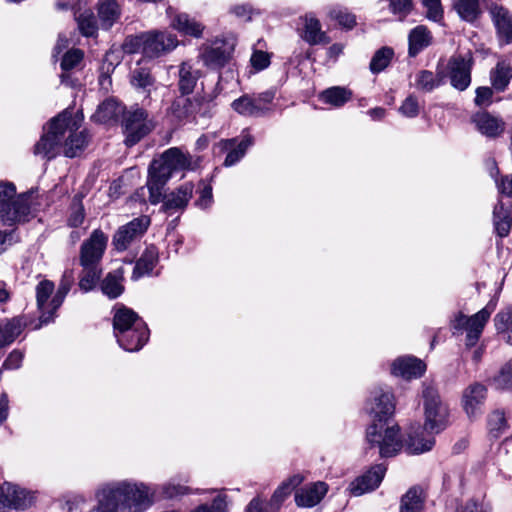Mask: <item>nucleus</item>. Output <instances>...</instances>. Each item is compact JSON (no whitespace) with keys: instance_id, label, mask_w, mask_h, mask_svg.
<instances>
[{"instance_id":"nucleus-60","label":"nucleus","mask_w":512,"mask_h":512,"mask_svg":"<svg viewBox=\"0 0 512 512\" xmlns=\"http://www.w3.org/2000/svg\"><path fill=\"white\" fill-rule=\"evenodd\" d=\"M250 62L255 70L261 71L269 66L270 57L268 53L256 50L253 52Z\"/></svg>"},{"instance_id":"nucleus-36","label":"nucleus","mask_w":512,"mask_h":512,"mask_svg":"<svg viewBox=\"0 0 512 512\" xmlns=\"http://www.w3.org/2000/svg\"><path fill=\"white\" fill-rule=\"evenodd\" d=\"M200 75V71L193 68V66L188 62H183L179 66L178 89L182 96L189 95L194 91Z\"/></svg>"},{"instance_id":"nucleus-19","label":"nucleus","mask_w":512,"mask_h":512,"mask_svg":"<svg viewBox=\"0 0 512 512\" xmlns=\"http://www.w3.org/2000/svg\"><path fill=\"white\" fill-rule=\"evenodd\" d=\"M471 122L481 135L489 139L501 136L506 128V124L501 117L487 111H479L473 114Z\"/></svg>"},{"instance_id":"nucleus-14","label":"nucleus","mask_w":512,"mask_h":512,"mask_svg":"<svg viewBox=\"0 0 512 512\" xmlns=\"http://www.w3.org/2000/svg\"><path fill=\"white\" fill-rule=\"evenodd\" d=\"M394 409L392 393L381 388L371 392L365 405V410L373 418L372 423L378 424L388 422L394 413Z\"/></svg>"},{"instance_id":"nucleus-64","label":"nucleus","mask_w":512,"mask_h":512,"mask_svg":"<svg viewBox=\"0 0 512 512\" xmlns=\"http://www.w3.org/2000/svg\"><path fill=\"white\" fill-rule=\"evenodd\" d=\"M458 512H488L482 503L477 502L474 499L467 501Z\"/></svg>"},{"instance_id":"nucleus-4","label":"nucleus","mask_w":512,"mask_h":512,"mask_svg":"<svg viewBox=\"0 0 512 512\" xmlns=\"http://www.w3.org/2000/svg\"><path fill=\"white\" fill-rule=\"evenodd\" d=\"M32 192L16 195L13 182L0 181V223L5 226L28 222L32 212Z\"/></svg>"},{"instance_id":"nucleus-40","label":"nucleus","mask_w":512,"mask_h":512,"mask_svg":"<svg viewBox=\"0 0 512 512\" xmlns=\"http://www.w3.org/2000/svg\"><path fill=\"white\" fill-rule=\"evenodd\" d=\"M352 98V91L341 86H333L323 90L318 99L325 104L339 108L344 106Z\"/></svg>"},{"instance_id":"nucleus-7","label":"nucleus","mask_w":512,"mask_h":512,"mask_svg":"<svg viewBox=\"0 0 512 512\" xmlns=\"http://www.w3.org/2000/svg\"><path fill=\"white\" fill-rule=\"evenodd\" d=\"M68 128V111H63L49 122V129L34 146V154L54 159L59 153Z\"/></svg>"},{"instance_id":"nucleus-22","label":"nucleus","mask_w":512,"mask_h":512,"mask_svg":"<svg viewBox=\"0 0 512 512\" xmlns=\"http://www.w3.org/2000/svg\"><path fill=\"white\" fill-rule=\"evenodd\" d=\"M145 323L146 322L135 311L124 305H117L114 308V334H116V332H122L125 329L145 332Z\"/></svg>"},{"instance_id":"nucleus-42","label":"nucleus","mask_w":512,"mask_h":512,"mask_svg":"<svg viewBox=\"0 0 512 512\" xmlns=\"http://www.w3.org/2000/svg\"><path fill=\"white\" fill-rule=\"evenodd\" d=\"M487 429L493 439L500 438L507 431L508 423L503 410L496 409L488 415Z\"/></svg>"},{"instance_id":"nucleus-44","label":"nucleus","mask_w":512,"mask_h":512,"mask_svg":"<svg viewBox=\"0 0 512 512\" xmlns=\"http://www.w3.org/2000/svg\"><path fill=\"white\" fill-rule=\"evenodd\" d=\"M80 33L85 37H95L98 33V22L93 11L87 9L76 16Z\"/></svg>"},{"instance_id":"nucleus-54","label":"nucleus","mask_w":512,"mask_h":512,"mask_svg":"<svg viewBox=\"0 0 512 512\" xmlns=\"http://www.w3.org/2000/svg\"><path fill=\"white\" fill-rule=\"evenodd\" d=\"M497 389L505 390L512 387V361L506 363L494 378Z\"/></svg>"},{"instance_id":"nucleus-32","label":"nucleus","mask_w":512,"mask_h":512,"mask_svg":"<svg viewBox=\"0 0 512 512\" xmlns=\"http://www.w3.org/2000/svg\"><path fill=\"white\" fill-rule=\"evenodd\" d=\"M119 346L128 352L139 351L149 339V329L145 323V332L133 329L116 332L114 334Z\"/></svg>"},{"instance_id":"nucleus-15","label":"nucleus","mask_w":512,"mask_h":512,"mask_svg":"<svg viewBox=\"0 0 512 512\" xmlns=\"http://www.w3.org/2000/svg\"><path fill=\"white\" fill-rule=\"evenodd\" d=\"M233 49L229 42L216 39L211 44H204L201 47L199 57L208 69L219 70L228 63Z\"/></svg>"},{"instance_id":"nucleus-53","label":"nucleus","mask_w":512,"mask_h":512,"mask_svg":"<svg viewBox=\"0 0 512 512\" xmlns=\"http://www.w3.org/2000/svg\"><path fill=\"white\" fill-rule=\"evenodd\" d=\"M423 7L426 9L427 19L433 22H441L443 19V8L441 0H421Z\"/></svg>"},{"instance_id":"nucleus-57","label":"nucleus","mask_w":512,"mask_h":512,"mask_svg":"<svg viewBox=\"0 0 512 512\" xmlns=\"http://www.w3.org/2000/svg\"><path fill=\"white\" fill-rule=\"evenodd\" d=\"M399 112L409 118H414L419 114L418 100L414 95H409L399 108Z\"/></svg>"},{"instance_id":"nucleus-34","label":"nucleus","mask_w":512,"mask_h":512,"mask_svg":"<svg viewBox=\"0 0 512 512\" xmlns=\"http://www.w3.org/2000/svg\"><path fill=\"white\" fill-rule=\"evenodd\" d=\"M171 26L185 36L200 38L205 26L186 13H178L171 20Z\"/></svg>"},{"instance_id":"nucleus-9","label":"nucleus","mask_w":512,"mask_h":512,"mask_svg":"<svg viewBox=\"0 0 512 512\" xmlns=\"http://www.w3.org/2000/svg\"><path fill=\"white\" fill-rule=\"evenodd\" d=\"M275 90H267L258 94H244L231 103L232 109L244 117H265L274 111L273 100Z\"/></svg>"},{"instance_id":"nucleus-8","label":"nucleus","mask_w":512,"mask_h":512,"mask_svg":"<svg viewBox=\"0 0 512 512\" xmlns=\"http://www.w3.org/2000/svg\"><path fill=\"white\" fill-rule=\"evenodd\" d=\"M425 423L424 430L438 434L448 425V408L442 403L438 391L431 385L423 389Z\"/></svg>"},{"instance_id":"nucleus-62","label":"nucleus","mask_w":512,"mask_h":512,"mask_svg":"<svg viewBox=\"0 0 512 512\" xmlns=\"http://www.w3.org/2000/svg\"><path fill=\"white\" fill-rule=\"evenodd\" d=\"M199 198L195 205L200 209H207L213 203L212 187L210 185H203L199 191Z\"/></svg>"},{"instance_id":"nucleus-55","label":"nucleus","mask_w":512,"mask_h":512,"mask_svg":"<svg viewBox=\"0 0 512 512\" xmlns=\"http://www.w3.org/2000/svg\"><path fill=\"white\" fill-rule=\"evenodd\" d=\"M83 59V52L80 49H72L66 52L61 61L62 71H71L77 67Z\"/></svg>"},{"instance_id":"nucleus-46","label":"nucleus","mask_w":512,"mask_h":512,"mask_svg":"<svg viewBox=\"0 0 512 512\" xmlns=\"http://www.w3.org/2000/svg\"><path fill=\"white\" fill-rule=\"evenodd\" d=\"M393 56H394V51L392 48L387 47V46L380 48L379 50H377L374 53V55L370 61V65H369L370 71L373 74H378V73L382 72L389 66L391 60L393 59Z\"/></svg>"},{"instance_id":"nucleus-56","label":"nucleus","mask_w":512,"mask_h":512,"mask_svg":"<svg viewBox=\"0 0 512 512\" xmlns=\"http://www.w3.org/2000/svg\"><path fill=\"white\" fill-rule=\"evenodd\" d=\"M389 1V9L394 14L397 15L400 20H403L412 10L413 4L412 0H388Z\"/></svg>"},{"instance_id":"nucleus-37","label":"nucleus","mask_w":512,"mask_h":512,"mask_svg":"<svg viewBox=\"0 0 512 512\" xmlns=\"http://www.w3.org/2000/svg\"><path fill=\"white\" fill-rule=\"evenodd\" d=\"M123 270L117 269L109 272L105 278L98 284L102 293L109 299H116L124 292L123 286Z\"/></svg>"},{"instance_id":"nucleus-63","label":"nucleus","mask_w":512,"mask_h":512,"mask_svg":"<svg viewBox=\"0 0 512 512\" xmlns=\"http://www.w3.org/2000/svg\"><path fill=\"white\" fill-rule=\"evenodd\" d=\"M493 95L492 89L489 87H478L476 89L475 104L478 106L485 105L490 102Z\"/></svg>"},{"instance_id":"nucleus-20","label":"nucleus","mask_w":512,"mask_h":512,"mask_svg":"<svg viewBox=\"0 0 512 512\" xmlns=\"http://www.w3.org/2000/svg\"><path fill=\"white\" fill-rule=\"evenodd\" d=\"M254 143L252 135L246 133L241 136V139L231 138L224 139L219 142L221 151L227 152L224 166L231 167L238 163L246 154L247 149Z\"/></svg>"},{"instance_id":"nucleus-52","label":"nucleus","mask_w":512,"mask_h":512,"mask_svg":"<svg viewBox=\"0 0 512 512\" xmlns=\"http://www.w3.org/2000/svg\"><path fill=\"white\" fill-rule=\"evenodd\" d=\"M300 480L294 476L284 481L273 493L271 501L273 504L280 505L299 484Z\"/></svg>"},{"instance_id":"nucleus-33","label":"nucleus","mask_w":512,"mask_h":512,"mask_svg":"<svg viewBox=\"0 0 512 512\" xmlns=\"http://www.w3.org/2000/svg\"><path fill=\"white\" fill-rule=\"evenodd\" d=\"M433 36L430 30L424 25L413 28L408 35V54L416 57L420 52L432 44Z\"/></svg>"},{"instance_id":"nucleus-13","label":"nucleus","mask_w":512,"mask_h":512,"mask_svg":"<svg viewBox=\"0 0 512 512\" xmlns=\"http://www.w3.org/2000/svg\"><path fill=\"white\" fill-rule=\"evenodd\" d=\"M473 58L470 53L454 55L447 64L450 84L458 91L466 90L471 83Z\"/></svg>"},{"instance_id":"nucleus-45","label":"nucleus","mask_w":512,"mask_h":512,"mask_svg":"<svg viewBox=\"0 0 512 512\" xmlns=\"http://www.w3.org/2000/svg\"><path fill=\"white\" fill-rule=\"evenodd\" d=\"M22 330L23 323L19 318H13L0 326V348L14 342Z\"/></svg>"},{"instance_id":"nucleus-26","label":"nucleus","mask_w":512,"mask_h":512,"mask_svg":"<svg viewBox=\"0 0 512 512\" xmlns=\"http://www.w3.org/2000/svg\"><path fill=\"white\" fill-rule=\"evenodd\" d=\"M493 225L501 238L508 236L512 227V202L499 199L493 209Z\"/></svg>"},{"instance_id":"nucleus-47","label":"nucleus","mask_w":512,"mask_h":512,"mask_svg":"<svg viewBox=\"0 0 512 512\" xmlns=\"http://www.w3.org/2000/svg\"><path fill=\"white\" fill-rule=\"evenodd\" d=\"M442 85V79L437 78L432 71L420 70L415 76L416 89L423 92H432Z\"/></svg>"},{"instance_id":"nucleus-30","label":"nucleus","mask_w":512,"mask_h":512,"mask_svg":"<svg viewBox=\"0 0 512 512\" xmlns=\"http://www.w3.org/2000/svg\"><path fill=\"white\" fill-rule=\"evenodd\" d=\"M159 261V252L156 246L150 245L136 261L131 279L137 281L144 276H150Z\"/></svg>"},{"instance_id":"nucleus-41","label":"nucleus","mask_w":512,"mask_h":512,"mask_svg":"<svg viewBox=\"0 0 512 512\" xmlns=\"http://www.w3.org/2000/svg\"><path fill=\"white\" fill-rule=\"evenodd\" d=\"M424 506L422 489L411 487L401 498L399 512H421Z\"/></svg>"},{"instance_id":"nucleus-2","label":"nucleus","mask_w":512,"mask_h":512,"mask_svg":"<svg viewBox=\"0 0 512 512\" xmlns=\"http://www.w3.org/2000/svg\"><path fill=\"white\" fill-rule=\"evenodd\" d=\"M107 244V234L101 229H95L80 246L79 265L82 270L79 274L78 286L84 293L95 289L101 279L103 273L102 260Z\"/></svg>"},{"instance_id":"nucleus-16","label":"nucleus","mask_w":512,"mask_h":512,"mask_svg":"<svg viewBox=\"0 0 512 512\" xmlns=\"http://www.w3.org/2000/svg\"><path fill=\"white\" fill-rule=\"evenodd\" d=\"M387 467L384 464L371 466L366 472L358 476L349 485L352 495L361 496L377 489L384 479Z\"/></svg>"},{"instance_id":"nucleus-17","label":"nucleus","mask_w":512,"mask_h":512,"mask_svg":"<svg viewBox=\"0 0 512 512\" xmlns=\"http://www.w3.org/2000/svg\"><path fill=\"white\" fill-rule=\"evenodd\" d=\"M54 289L55 285L50 280H42L36 286L37 307L40 312L39 325L37 327L53 322L56 317L58 309H53V306L50 305Z\"/></svg>"},{"instance_id":"nucleus-24","label":"nucleus","mask_w":512,"mask_h":512,"mask_svg":"<svg viewBox=\"0 0 512 512\" xmlns=\"http://www.w3.org/2000/svg\"><path fill=\"white\" fill-rule=\"evenodd\" d=\"M193 189L194 185L191 182H186L165 197L162 195L163 211L172 215L179 210H183L193 195Z\"/></svg>"},{"instance_id":"nucleus-50","label":"nucleus","mask_w":512,"mask_h":512,"mask_svg":"<svg viewBox=\"0 0 512 512\" xmlns=\"http://www.w3.org/2000/svg\"><path fill=\"white\" fill-rule=\"evenodd\" d=\"M85 209L81 198L75 196L69 208L67 225L71 228L80 227L85 220Z\"/></svg>"},{"instance_id":"nucleus-28","label":"nucleus","mask_w":512,"mask_h":512,"mask_svg":"<svg viewBox=\"0 0 512 512\" xmlns=\"http://www.w3.org/2000/svg\"><path fill=\"white\" fill-rule=\"evenodd\" d=\"M71 113L68 112V128L69 135L64 138L63 152L66 157L73 158L79 155L88 143V134L86 131L77 132L75 122L71 125Z\"/></svg>"},{"instance_id":"nucleus-29","label":"nucleus","mask_w":512,"mask_h":512,"mask_svg":"<svg viewBox=\"0 0 512 512\" xmlns=\"http://www.w3.org/2000/svg\"><path fill=\"white\" fill-rule=\"evenodd\" d=\"M328 486L324 482H316L305 486L295 493V502L299 507L311 508L316 506L324 498Z\"/></svg>"},{"instance_id":"nucleus-3","label":"nucleus","mask_w":512,"mask_h":512,"mask_svg":"<svg viewBox=\"0 0 512 512\" xmlns=\"http://www.w3.org/2000/svg\"><path fill=\"white\" fill-rule=\"evenodd\" d=\"M191 156L178 147L164 151L158 159H154L148 169L146 186L149 191V202L156 205L161 202L164 188L173 173L188 169Z\"/></svg>"},{"instance_id":"nucleus-18","label":"nucleus","mask_w":512,"mask_h":512,"mask_svg":"<svg viewBox=\"0 0 512 512\" xmlns=\"http://www.w3.org/2000/svg\"><path fill=\"white\" fill-rule=\"evenodd\" d=\"M33 502V495L19 486L4 482L0 486V503L8 508L24 510Z\"/></svg>"},{"instance_id":"nucleus-11","label":"nucleus","mask_w":512,"mask_h":512,"mask_svg":"<svg viewBox=\"0 0 512 512\" xmlns=\"http://www.w3.org/2000/svg\"><path fill=\"white\" fill-rule=\"evenodd\" d=\"M210 106L211 102L204 97L189 98L181 96L172 102L169 114L174 122L182 125L194 121L197 115L207 116Z\"/></svg>"},{"instance_id":"nucleus-58","label":"nucleus","mask_w":512,"mask_h":512,"mask_svg":"<svg viewBox=\"0 0 512 512\" xmlns=\"http://www.w3.org/2000/svg\"><path fill=\"white\" fill-rule=\"evenodd\" d=\"M23 358L24 353L22 351L18 349L13 350L4 360L1 370L3 371L19 369L22 365Z\"/></svg>"},{"instance_id":"nucleus-21","label":"nucleus","mask_w":512,"mask_h":512,"mask_svg":"<svg viewBox=\"0 0 512 512\" xmlns=\"http://www.w3.org/2000/svg\"><path fill=\"white\" fill-rule=\"evenodd\" d=\"M497 301V298L491 299L483 309L469 317L466 331V345L468 347H472L478 342L487 321L497 306Z\"/></svg>"},{"instance_id":"nucleus-1","label":"nucleus","mask_w":512,"mask_h":512,"mask_svg":"<svg viewBox=\"0 0 512 512\" xmlns=\"http://www.w3.org/2000/svg\"><path fill=\"white\" fill-rule=\"evenodd\" d=\"M150 488L130 480L110 482L95 492L97 505L90 512H143L152 504Z\"/></svg>"},{"instance_id":"nucleus-23","label":"nucleus","mask_w":512,"mask_h":512,"mask_svg":"<svg viewBox=\"0 0 512 512\" xmlns=\"http://www.w3.org/2000/svg\"><path fill=\"white\" fill-rule=\"evenodd\" d=\"M487 388L481 383L468 386L462 397L463 407L469 418L473 419L481 415L482 406L486 400Z\"/></svg>"},{"instance_id":"nucleus-31","label":"nucleus","mask_w":512,"mask_h":512,"mask_svg":"<svg viewBox=\"0 0 512 512\" xmlns=\"http://www.w3.org/2000/svg\"><path fill=\"white\" fill-rule=\"evenodd\" d=\"M303 30L301 37L310 45L327 44L329 37L322 31L320 21L312 14L308 13L303 18Z\"/></svg>"},{"instance_id":"nucleus-27","label":"nucleus","mask_w":512,"mask_h":512,"mask_svg":"<svg viewBox=\"0 0 512 512\" xmlns=\"http://www.w3.org/2000/svg\"><path fill=\"white\" fill-rule=\"evenodd\" d=\"M425 370L426 365L424 362L412 356L399 357L393 362L391 367L393 375L405 379L421 377Z\"/></svg>"},{"instance_id":"nucleus-39","label":"nucleus","mask_w":512,"mask_h":512,"mask_svg":"<svg viewBox=\"0 0 512 512\" xmlns=\"http://www.w3.org/2000/svg\"><path fill=\"white\" fill-rule=\"evenodd\" d=\"M424 431H414L408 434L405 448L409 454H421L430 451L435 445L433 436H424Z\"/></svg>"},{"instance_id":"nucleus-12","label":"nucleus","mask_w":512,"mask_h":512,"mask_svg":"<svg viewBox=\"0 0 512 512\" xmlns=\"http://www.w3.org/2000/svg\"><path fill=\"white\" fill-rule=\"evenodd\" d=\"M150 223L149 216L141 215L119 227L112 240L115 250L118 252L127 250L132 243L142 238Z\"/></svg>"},{"instance_id":"nucleus-35","label":"nucleus","mask_w":512,"mask_h":512,"mask_svg":"<svg viewBox=\"0 0 512 512\" xmlns=\"http://www.w3.org/2000/svg\"><path fill=\"white\" fill-rule=\"evenodd\" d=\"M124 107L117 100L108 98L104 100L92 115L94 122L107 124L117 121L120 115H124Z\"/></svg>"},{"instance_id":"nucleus-61","label":"nucleus","mask_w":512,"mask_h":512,"mask_svg":"<svg viewBox=\"0 0 512 512\" xmlns=\"http://www.w3.org/2000/svg\"><path fill=\"white\" fill-rule=\"evenodd\" d=\"M162 493L165 498H174L179 495H184L188 493V487L175 484L173 482H168L163 485L162 487Z\"/></svg>"},{"instance_id":"nucleus-43","label":"nucleus","mask_w":512,"mask_h":512,"mask_svg":"<svg viewBox=\"0 0 512 512\" xmlns=\"http://www.w3.org/2000/svg\"><path fill=\"white\" fill-rule=\"evenodd\" d=\"M490 77L493 88L502 92L512 79V67L505 62H500L497 64L495 70L491 72Z\"/></svg>"},{"instance_id":"nucleus-25","label":"nucleus","mask_w":512,"mask_h":512,"mask_svg":"<svg viewBox=\"0 0 512 512\" xmlns=\"http://www.w3.org/2000/svg\"><path fill=\"white\" fill-rule=\"evenodd\" d=\"M489 12L497 34L505 44L512 42V15L502 5L491 4Z\"/></svg>"},{"instance_id":"nucleus-49","label":"nucleus","mask_w":512,"mask_h":512,"mask_svg":"<svg viewBox=\"0 0 512 512\" xmlns=\"http://www.w3.org/2000/svg\"><path fill=\"white\" fill-rule=\"evenodd\" d=\"M130 82L132 86L137 89L149 91L154 85L155 79L150 73V70L144 67L136 68L131 73Z\"/></svg>"},{"instance_id":"nucleus-48","label":"nucleus","mask_w":512,"mask_h":512,"mask_svg":"<svg viewBox=\"0 0 512 512\" xmlns=\"http://www.w3.org/2000/svg\"><path fill=\"white\" fill-rule=\"evenodd\" d=\"M73 283H74L73 273L71 271L64 272V274L60 280L58 289L50 301V305L53 306V309L60 308V306L64 302L65 297L69 293Z\"/></svg>"},{"instance_id":"nucleus-38","label":"nucleus","mask_w":512,"mask_h":512,"mask_svg":"<svg viewBox=\"0 0 512 512\" xmlns=\"http://www.w3.org/2000/svg\"><path fill=\"white\" fill-rule=\"evenodd\" d=\"M98 17L103 29H110L118 21L121 11L116 0H98Z\"/></svg>"},{"instance_id":"nucleus-6","label":"nucleus","mask_w":512,"mask_h":512,"mask_svg":"<svg viewBox=\"0 0 512 512\" xmlns=\"http://www.w3.org/2000/svg\"><path fill=\"white\" fill-rule=\"evenodd\" d=\"M366 439L371 447H377L381 457L397 455L403 448V439L398 425L372 423L366 431Z\"/></svg>"},{"instance_id":"nucleus-10","label":"nucleus","mask_w":512,"mask_h":512,"mask_svg":"<svg viewBox=\"0 0 512 512\" xmlns=\"http://www.w3.org/2000/svg\"><path fill=\"white\" fill-rule=\"evenodd\" d=\"M122 127L125 135L124 143L132 147L152 131L153 123L145 109L133 107L124 113Z\"/></svg>"},{"instance_id":"nucleus-59","label":"nucleus","mask_w":512,"mask_h":512,"mask_svg":"<svg viewBox=\"0 0 512 512\" xmlns=\"http://www.w3.org/2000/svg\"><path fill=\"white\" fill-rule=\"evenodd\" d=\"M512 321V309L506 308L498 312L494 318V324L497 332H505L508 328V325Z\"/></svg>"},{"instance_id":"nucleus-51","label":"nucleus","mask_w":512,"mask_h":512,"mask_svg":"<svg viewBox=\"0 0 512 512\" xmlns=\"http://www.w3.org/2000/svg\"><path fill=\"white\" fill-rule=\"evenodd\" d=\"M331 19L336 20L338 24L346 29H352L356 25L355 16L342 7H332L328 11Z\"/></svg>"},{"instance_id":"nucleus-5","label":"nucleus","mask_w":512,"mask_h":512,"mask_svg":"<svg viewBox=\"0 0 512 512\" xmlns=\"http://www.w3.org/2000/svg\"><path fill=\"white\" fill-rule=\"evenodd\" d=\"M177 45L175 35L163 31H150L127 39L125 49L129 53L142 51L146 57L155 58L172 51Z\"/></svg>"}]
</instances>
